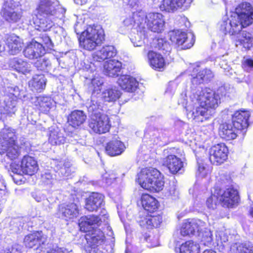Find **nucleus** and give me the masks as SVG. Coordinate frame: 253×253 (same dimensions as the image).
Here are the masks:
<instances>
[{
	"mask_svg": "<svg viewBox=\"0 0 253 253\" xmlns=\"http://www.w3.org/2000/svg\"><path fill=\"white\" fill-rule=\"evenodd\" d=\"M253 16L251 5L248 2L242 3L236 8L230 18H223L220 24V30L225 34H237L243 28L253 23Z\"/></svg>",
	"mask_w": 253,
	"mask_h": 253,
	"instance_id": "obj_1",
	"label": "nucleus"
},
{
	"mask_svg": "<svg viewBox=\"0 0 253 253\" xmlns=\"http://www.w3.org/2000/svg\"><path fill=\"white\" fill-rule=\"evenodd\" d=\"M137 181L143 188L155 192L161 191L165 183L162 173L152 167L142 169L138 174Z\"/></svg>",
	"mask_w": 253,
	"mask_h": 253,
	"instance_id": "obj_2",
	"label": "nucleus"
},
{
	"mask_svg": "<svg viewBox=\"0 0 253 253\" xmlns=\"http://www.w3.org/2000/svg\"><path fill=\"white\" fill-rule=\"evenodd\" d=\"M16 136L13 130L4 127L0 131V154H5L10 160L17 158L20 154V148L16 143Z\"/></svg>",
	"mask_w": 253,
	"mask_h": 253,
	"instance_id": "obj_3",
	"label": "nucleus"
},
{
	"mask_svg": "<svg viewBox=\"0 0 253 253\" xmlns=\"http://www.w3.org/2000/svg\"><path fill=\"white\" fill-rule=\"evenodd\" d=\"M80 40L81 47L87 50L91 51L101 44L104 40V34L103 29L99 26H89L85 32L83 33Z\"/></svg>",
	"mask_w": 253,
	"mask_h": 253,
	"instance_id": "obj_4",
	"label": "nucleus"
},
{
	"mask_svg": "<svg viewBox=\"0 0 253 253\" xmlns=\"http://www.w3.org/2000/svg\"><path fill=\"white\" fill-rule=\"evenodd\" d=\"M192 91L199 104L206 108H214L218 106L219 95L210 88L198 87Z\"/></svg>",
	"mask_w": 253,
	"mask_h": 253,
	"instance_id": "obj_5",
	"label": "nucleus"
},
{
	"mask_svg": "<svg viewBox=\"0 0 253 253\" xmlns=\"http://www.w3.org/2000/svg\"><path fill=\"white\" fill-rule=\"evenodd\" d=\"M36 9L40 15L58 18L64 17L66 12V9L59 5L57 0H39Z\"/></svg>",
	"mask_w": 253,
	"mask_h": 253,
	"instance_id": "obj_6",
	"label": "nucleus"
},
{
	"mask_svg": "<svg viewBox=\"0 0 253 253\" xmlns=\"http://www.w3.org/2000/svg\"><path fill=\"white\" fill-rule=\"evenodd\" d=\"M88 126L94 133H106L109 130L111 127L109 118L106 115L101 113L91 115Z\"/></svg>",
	"mask_w": 253,
	"mask_h": 253,
	"instance_id": "obj_7",
	"label": "nucleus"
},
{
	"mask_svg": "<svg viewBox=\"0 0 253 253\" xmlns=\"http://www.w3.org/2000/svg\"><path fill=\"white\" fill-rule=\"evenodd\" d=\"M215 194L217 195L219 201L223 207L232 208L238 203V191L233 187L227 188H216Z\"/></svg>",
	"mask_w": 253,
	"mask_h": 253,
	"instance_id": "obj_8",
	"label": "nucleus"
},
{
	"mask_svg": "<svg viewBox=\"0 0 253 253\" xmlns=\"http://www.w3.org/2000/svg\"><path fill=\"white\" fill-rule=\"evenodd\" d=\"M191 77V82L193 85H199L211 81L213 77L212 71L208 69L201 70L197 65H192L188 68Z\"/></svg>",
	"mask_w": 253,
	"mask_h": 253,
	"instance_id": "obj_9",
	"label": "nucleus"
},
{
	"mask_svg": "<svg viewBox=\"0 0 253 253\" xmlns=\"http://www.w3.org/2000/svg\"><path fill=\"white\" fill-rule=\"evenodd\" d=\"M144 28L147 29L152 32L160 33L164 30L165 21L163 16L160 13H149L147 15L144 13L143 21Z\"/></svg>",
	"mask_w": 253,
	"mask_h": 253,
	"instance_id": "obj_10",
	"label": "nucleus"
},
{
	"mask_svg": "<svg viewBox=\"0 0 253 253\" xmlns=\"http://www.w3.org/2000/svg\"><path fill=\"white\" fill-rule=\"evenodd\" d=\"M170 40L178 46H181V49H185L191 47L195 42V37L193 34H187L179 30H174L169 33Z\"/></svg>",
	"mask_w": 253,
	"mask_h": 253,
	"instance_id": "obj_11",
	"label": "nucleus"
},
{
	"mask_svg": "<svg viewBox=\"0 0 253 253\" xmlns=\"http://www.w3.org/2000/svg\"><path fill=\"white\" fill-rule=\"evenodd\" d=\"M108 218V215L104 213L102 215H90L81 218L79 225L81 229L84 232L90 231V229H94L95 225H99L102 221L105 222Z\"/></svg>",
	"mask_w": 253,
	"mask_h": 253,
	"instance_id": "obj_12",
	"label": "nucleus"
},
{
	"mask_svg": "<svg viewBox=\"0 0 253 253\" xmlns=\"http://www.w3.org/2000/svg\"><path fill=\"white\" fill-rule=\"evenodd\" d=\"M228 152V148L224 144L215 145L210 149V160L213 165L221 164L226 160Z\"/></svg>",
	"mask_w": 253,
	"mask_h": 253,
	"instance_id": "obj_13",
	"label": "nucleus"
},
{
	"mask_svg": "<svg viewBox=\"0 0 253 253\" xmlns=\"http://www.w3.org/2000/svg\"><path fill=\"white\" fill-rule=\"evenodd\" d=\"M23 53L29 59H38L44 54V46L41 43L33 41L25 47Z\"/></svg>",
	"mask_w": 253,
	"mask_h": 253,
	"instance_id": "obj_14",
	"label": "nucleus"
},
{
	"mask_svg": "<svg viewBox=\"0 0 253 253\" xmlns=\"http://www.w3.org/2000/svg\"><path fill=\"white\" fill-rule=\"evenodd\" d=\"M57 214L66 220L72 219L79 214L78 206L74 203L61 204L58 207Z\"/></svg>",
	"mask_w": 253,
	"mask_h": 253,
	"instance_id": "obj_15",
	"label": "nucleus"
},
{
	"mask_svg": "<svg viewBox=\"0 0 253 253\" xmlns=\"http://www.w3.org/2000/svg\"><path fill=\"white\" fill-rule=\"evenodd\" d=\"M205 223L201 220H191L184 223L180 229V234L183 236L194 235L197 232H201Z\"/></svg>",
	"mask_w": 253,
	"mask_h": 253,
	"instance_id": "obj_16",
	"label": "nucleus"
},
{
	"mask_svg": "<svg viewBox=\"0 0 253 253\" xmlns=\"http://www.w3.org/2000/svg\"><path fill=\"white\" fill-rule=\"evenodd\" d=\"M6 44L7 52L10 55H16L20 53L23 46L22 40L15 34L8 35L6 36Z\"/></svg>",
	"mask_w": 253,
	"mask_h": 253,
	"instance_id": "obj_17",
	"label": "nucleus"
},
{
	"mask_svg": "<svg viewBox=\"0 0 253 253\" xmlns=\"http://www.w3.org/2000/svg\"><path fill=\"white\" fill-rule=\"evenodd\" d=\"M249 117V112L246 111H236L233 115V126L242 130L243 134L246 132L245 129L248 126V121Z\"/></svg>",
	"mask_w": 253,
	"mask_h": 253,
	"instance_id": "obj_18",
	"label": "nucleus"
},
{
	"mask_svg": "<svg viewBox=\"0 0 253 253\" xmlns=\"http://www.w3.org/2000/svg\"><path fill=\"white\" fill-rule=\"evenodd\" d=\"M104 196L98 193H93L85 200V209L89 211H96L104 204Z\"/></svg>",
	"mask_w": 253,
	"mask_h": 253,
	"instance_id": "obj_19",
	"label": "nucleus"
},
{
	"mask_svg": "<svg viewBox=\"0 0 253 253\" xmlns=\"http://www.w3.org/2000/svg\"><path fill=\"white\" fill-rule=\"evenodd\" d=\"M163 164L172 174H175L180 171L183 165L181 159L174 155H169L164 158Z\"/></svg>",
	"mask_w": 253,
	"mask_h": 253,
	"instance_id": "obj_20",
	"label": "nucleus"
},
{
	"mask_svg": "<svg viewBox=\"0 0 253 253\" xmlns=\"http://www.w3.org/2000/svg\"><path fill=\"white\" fill-rule=\"evenodd\" d=\"M239 131H242L240 129L233 126V124H223L219 128V134L221 137L227 140L235 139Z\"/></svg>",
	"mask_w": 253,
	"mask_h": 253,
	"instance_id": "obj_21",
	"label": "nucleus"
},
{
	"mask_svg": "<svg viewBox=\"0 0 253 253\" xmlns=\"http://www.w3.org/2000/svg\"><path fill=\"white\" fill-rule=\"evenodd\" d=\"M21 162L23 173L32 175L39 169L37 162L33 157L25 155L22 158Z\"/></svg>",
	"mask_w": 253,
	"mask_h": 253,
	"instance_id": "obj_22",
	"label": "nucleus"
},
{
	"mask_svg": "<svg viewBox=\"0 0 253 253\" xmlns=\"http://www.w3.org/2000/svg\"><path fill=\"white\" fill-rule=\"evenodd\" d=\"M144 12L142 11L134 12L131 15L126 17L123 21L124 25L127 27L131 28L136 24L140 29L144 28Z\"/></svg>",
	"mask_w": 253,
	"mask_h": 253,
	"instance_id": "obj_23",
	"label": "nucleus"
},
{
	"mask_svg": "<svg viewBox=\"0 0 253 253\" xmlns=\"http://www.w3.org/2000/svg\"><path fill=\"white\" fill-rule=\"evenodd\" d=\"M2 13L3 17L10 22H16L21 17L20 13L14 10L12 1H6L4 3Z\"/></svg>",
	"mask_w": 253,
	"mask_h": 253,
	"instance_id": "obj_24",
	"label": "nucleus"
},
{
	"mask_svg": "<svg viewBox=\"0 0 253 253\" xmlns=\"http://www.w3.org/2000/svg\"><path fill=\"white\" fill-rule=\"evenodd\" d=\"M116 54V50L112 45L103 46L100 50L92 54L94 61L101 62L107 58H112Z\"/></svg>",
	"mask_w": 253,
	"mask_h": 253,
	"instance_id": "obj_25",
	"label": "nucleus"
},
{
	"mask_svg": "<svg viewBox=\"0 0 253 253\" xmlns=\"http://www.w3.org/2000/svg\"><path fill=\"white\" fill-rule=\"evenodd\" d=\"M118 83L121 88L127 92H133L138 85L136 79L129 75L121 76Z\"/></svg>",
	"mask_w": 253,
	"mask_h": 253,
	"instance_id": "obj_26",
	"label": "nucleus"
},
{
	"mask_svg": "<svg viewBox=\"0 0 253 253\" xmlns=\"http://www.w3.org/2000/svg\"><path fill=\"white\" fill-rule=\"evenodd\" d=\"M9 66L17 71L23 74L30 73L32 71V65L30 63L22 59L14 58L10 60Z\"/></svg>",
	"mask_w": 253,
	"mask_h": 253,
	"instance_id": "obj_27",
	"label": "nucleus"
},
{
	"mask_svg": "<svg viewBox=\"0 0 253 253\" xmlns=\"http://www.w3.org/2000/svg\"><path fill=\"white\" fill-rule=\"evenodd\" d=\"M147 56L150 65L153 69L161 71L164 68L166 62L160 53L150 51L148 53Z\"/></svg>",
	"mask_w": 253,
	"mask_h": 253,
	"instance_id": "obj_28",
	"label": "nucleus"
},
{
	"mask_svg": "<svg viewBox=\"0 0 253 253\" xmlns=\"http://www.w3.org/2000/svg\"><path fill=\"white\" fill-rule=\"evenodd\" d=\"M125 148L124 144L120 140L113 139L107 143L105 151L108 155L115 156L121 154Z\"/></svg>",
	"mask_w": 253,
	"mask_h": 253,
	"instance_id": "obj_29",
	"label": "nucleus"
},
{
	"mask_svg": "<svg viewBox=\"0 0 253 253\" xmlns=\"http://www.w3.org/2000/svg\"><path fill=\"white\" fill-rule=\"evenodd\" d=\"M86 116L84 113L80 110L72 111L68 118L69 125L74 127H77L82 125L86 120Z\"/></svg>",
	"mask_w": 253,
	"mask_h": 253,
	"instance_id": "obj_30",
	"label": "nucleus"
},
{
	"mask_svg": "<svg viewBox=\"0 0 253 253\" xmlns=\"http://www.w3.org/2000/svg\"><path fill=\"white\" fill-rule=\"evenodd\" d=\"M122 67L121 62L116 60H110L104 65V72L109 77H114L118 75Z\"/></svg>",
	"mask_w": 253,
	"mask_h": 253,
	"instance_id": "obj_31",
	"label": "nucleus"
},
{
	"mask_svg": "<svg viewBox=\"0 0 253 253\" xmlns=\"http://www.w3.org/2000/svg\"><path fill=\"white\" fill-rule=\"evenodd\" d=\"M104 235L102 231L99 230L95 229L90 233L89 232L88 234L85 236L86 240L87 243L90 247H98L99 245H100L103 241Z\"/></svg>",
	"mask_w": 253,
	"mask_h": 253,
	"instance_id": "obj_32",
	"label": "nucleus"
},
{
	"mask_svg": "<svg viewBox=\"0 0 253 253\" xmlns=\"http://www.w3.org/2000/svg\"><path fill=\"white\" fill-rule=\"evenodd\" d=\"M24 242L27 248L36 247V249L38 248L41 244L43 243L42 233L36 232L25 236Z\"/></svg>",
	"mask_w": 253,
	"mask_h": 253,
	"instance_id": "obj_33",
	"label": "nucleus"
},
{
	"mask_svg": "<svg viewBox=\"0 0 253 253\" xmlns=\"http://www.w3.org/2000/svg\"><path fill=\"white\" fill-rule=\"evenodd\" d=\"M162 221V217L158 216H146L138 220L139 224L143 227L152 228L157 227Z\"/></svg>",
	"mask_w": 253,
	"mask_h": 253,
	"instance_id": "obj_34",
	"label": "nucleus"
},
{
	"mask_svg": "<svg viewBox=\"0 0 253 253\" xmlns=\"http://www.w3.org/2000/svg\"><path fill=\"white\" fill-rule=\"evenodd\" d=\"M141 204L144 210L149 212H154L158 207L156 199L148 194L142 196Z\"/></svg>",
	"mask_w": 253,
	"mask_h": 253,
	"instance_id": "obj_35",
	"label": "nucleus"
},
{
	"mask_svg": "<svg viewBox=\"0 0 253 253\" xmlns=\"http://www.w3.org/2000/svg\"><path fill=\"white\" fill-rule=\"evenodd\" d=\"M46 79L43 75H36L29 82V85L33 90L41 92L45 87Z\"/></svg>",
	"mask_w": 253,
	"mask_h": 253,
	"instance_id": "obj_36",
	"label": "nucleus"
},
{
	"mask_svg": "<svg viewBox=\"0 0 253 253\" xmlns=\"http://www.w3.org/2000/svg\"><path fill=\"white\" fill-rule=\"evenodd\" d=\"M185 1L186 0H163L160 7L162 10L173 11L183 6Z\"/></svg>",
	"mask_w": 253,
	"mask_h": 253,
	"instance_id": "obj_37",
	"label": "nucleus"
},
{
	"mask_svg": "<svg viewBox=\"0 0 253 253\" xmlns=\"http://www.w3.org/2000/svg\"><path fill=\"white\" fill-rule=\"evenodd\" d=\"M100 98L92 95L90 101L86 103V107L88 112L93 115L95 113H101L100 110H102V104L99 102Z\"/></svg>",
	"mask_w": 253,
	"mask_h": 253,
	"instance_id": "obj_38",
	"label": "nucleus"
},
{
	"mask_svg": "<svg viewBox=\"0 0 253 253\" xmlns=\"http://www.w3.org/2000/svg\"><path fill=\"white\" fill-rule=\"evenodd\" d=\"M48 141L53 145H60L65 142V138L58 128H52L49 131Z\"/></svg>",
	"mask_w": 253,
	"mask_h": 253,
	"instance_id": "obj_39",
	"label": "nucleus"
},
{
	"mask_svg": "<svg viewBox=\"0 0 253 253\" xmlns=\"http://www.w3.org/2000/svg\"><path fill=\"white\" fill-rule=\"evenodd\" d=\"M16 100L9 97H6L3 100L2 106L4 109V113L12 116L16 111Z\"/></svg>",
	"mask_w": 253,
	"mask_h": 253,
	"instance_id": "obj_40",
	"label": "nucleus"
},
{
	"mask_svg": "<svg viewBox=\"0 0 253 253\" xmlns=\"http://www.w3.org/2000/svg\"><path fill=\"white\" fill-rule=\"evenodd\" d=\"M121 96L120 91L116 88H108L104 90L101 98L106 102L116 101Z\"/></svg>",
	"mask_w": 253,
	"mask_h": 253,
	"instance_id": "obj_41",
	"label": "nucleus"
},
{
	"mask_svg": "<svg viewBox=\"0 0 253 253\" xmlns=\"http://www.w3.org/2000/svg\"><path fill=\"white\" fill-rule=\"evenodd\" d=\"M34 24L36 30L43 32L49 30L53 25L51 19H49L46 17L37 19Z\"/></svg>",
	"mask_w": 253,
	"mask_h": 253,
	"instance_id": "obj_42",
	"label": "nucleus"
},
{
	"mask_svg": "<svg viewBox=\"0 0 253 253\" xmlns=\"http://www.w3.org/2000/svg\"><path fill=\"white\" fill-rule=\"evenodd\" d=\"M199 245L193 241H188L182 244L180 248V253H198Z\"/></svg>",
	"mask_w": 253,
	"mask_h": 253,
	"instance_id": "obj_43",
	"label": "nucleus"
},
{
	"mask_svg": "<svg viewBox=\"0 0 253 253\" xmlns=\"http://www.w3.org/2000/svg\"><path fill=\"white\" fill-rule=\"evenodd\" d=\"M192 117L197 122H203L209 118L208 109L200 105V106L197 107L195 111L193 112Z\"/></svg>",
	"mask_w": 253,
	"mask_h": 253,
	"instance_id": "obj_44",
	"label": "nucleus"
},
{
	"mask_svg": "<svg viewBox=\"0 0 253 253\" xmlns=\"http://www.w3.org/2000/svg\"><path fill=\"white\" fill-rule=\"evenodd\" d=\"M231 253H251L252 248L246 244L235 243L230 247Z\"/></svg>",
	"mask_w": 253,
	"mask_h": 253,
	"instance_id": "obj_45",
	"label": "nucleus"
},
{
	"mask_svg": "<svg viewBox=\"0 0 253 253\" xmlns=\"http://www.w3.org/2000/svg\"><path fill=\"white\" fill-rule=\"evenodd\" d=\"M40 109L43 112H47L51 108L53 100L49 97H39L38 98Z\"/></svg>",
	"mask_w": 253,
	"mask_h": 253,
	"instance_id": "obj_46",
	"label": "nucleus"
},
{
	"mask_svg": "<svg viewBox=\"0 0 253 253\" xmlns=\"http://www.w3.org/2000/svg\"><path fill=\"white\" fill-rule=\"evenodd\" d=\"M155 47L162 51L164 54H169L171 49V47L169 42L165 39L161 38L156 40Z\"/></svg>",
	"mask_w": 253,
	"mask_h": 253,
	"instance_id": "obj_47",
	"label": "nucleus"
},
{
	"mask_svg": "<svg viewBox=\"0 0 253 253\" xmlns=\"http://www.w3.org/2000/svg\"><path fill=\"white\" fill-rule=\"evenodd\" d=\"M232 181L228 175L222 174L218 179V183L216 184V188H227L229 187H233Z\"/></svg>",
	"mask_w": 253,
	"mask_h": 253,
	"instance_id": "obj_48",
	"label": "nucleus"
},
{
	"mask_svg": "<svg viewBox=\"0 0 253 253\" xmlns=\"http://www.w3.org/2000/svg\"><path fill=\"white\" fill-rule=\"evenodd\" d=\"M246 39L238 38V42L236 43V45L239 44L242 45L243 47L247 49H249L252 46V39L250 33H245L244 35Z\"/></svg>",
	"mask_w": 253,
	"mask_h": 253,
	"instance_id": "obj_49",
	"label": "nucleus"
},
{
	"mask_svg": "<svg viewBox=\"0 0 253 253\" xmlns=\"http://www.w3.org/2000/svg\"><path fill=\"white\" fill-rule=\"evenodd\" d=\"M39 59L37 60L34 63V66L40 70L43 71L48 69V67L50 66V61L45 58L39 57Z\"/></svg>",
	"mask_w": 253,
	"mask_h": 253,
	"instance_id": "obj_50",
	"label": "nucleus"
},
{
	"mask_svg": "<svg viewBox=\"0 0 253 253\" xmlns=\"http://www.w3.org/2000/svg\"><path fill=\"white\" fill-rule=\"evenodd\" d=\"M201 234L200 233L199 235ZM202 239L201 242L205 246H209L212 241V234L211 231L206 229L204 232H201Z\"/></svg>",
	"mask_w": 253,
	"mask_h": 253,
	"instance_id": "obj_51",
	"label": "nucleus"
},
{
	"mask_svg": "<svg viewBox=\"0 0 253 253\" xmlns=\"http://www.w3.org/2000/svg\"><path fill=\"white\" fill-rule=\"evenodd\" d=\"M219 199L217 197V195L215 194V190H214V193L212 194L209 198L207 200V206L210 209H214L216 208L217 204L218 203Z\"/></svg>",
	"mask_w": 253,
	"mask_h": 253,
	"instance_id": "obj_52",
	"label": "nucleus"
},
{
	"mask_svg": "<svg viewBox=\"0 0 253 253\" xmlns=\"http://www.w3.org/2000/svg\"><path fill=\"white\" fill-rule=\"evenodd\" d=\"M23 223L20 218L14 219L10 222V230L13 232H18L22 228Z\"/></svg>",
	"mask_w": 253,
	"mask_h": 253,
	"instance_id": "obj_53",
	"label": "nucleus"
},
{
	"mask_svg": "<svg viewBox=\"0 0 253 253\" xmlns=\"http://www.w3.org/2000/svg\"><path fill=\"white\" fill-rule=\"evenodd\" d=\"M39 42L41 43L44 48L46 47L49 49H52L53 47V43H52L50 38L46 34H44L41 35L40 37Z\"/></svg>",
	"mask_w": 253,
	"mask_h": 253,
	"instance_id": "obj_54",
	"label": "nucleus"
},
{
	"mask_svg": "<svg viewBox=\"0 0 253 253\" xmlns=\"http://www.w3.org/2000/svg\"><path fill=\"white\" fill-rule=\"evenodd\" d=\"M55 175L49 170H46L42 174V181L46 184H52Z\"/></svg>",
	"mask_w": 253,
	"mask_h": 253,
	"instance_id": "obj_55",
	"label": "nucleus"
},
{
	"mask_svg": "<svg viewBox=\"0 0 253 253\" xmlns=\"http://www.w3.org/2000/svg\"><path fill=\"white\" fill-rule=\"evenodd\" d=\"M103 82L102 79L99 77H96L91 80V86L93 91H97L100 90V87L102 85Z\"/></svg>",
	"mask_w": 253,
	"mask_h": 253,
	"instance_id": "obj_56",
	"label": "nucleus"
},
{
	"mask_svg": "<svg viewBox=\"0 0 253 253\" xmlns=\"http://www.w3.org/2000/svg\"><path fill=\"white\" fill-rule=\"evenodd\" d=\"M222 235L220 237V245L218 244V246H219L220 248L221 247V251L224 252L226 250H228L229 247L227 243L228 241L227 236L224 233L222 234Z\"/></svg>",
	"mask_w": 253,
	"mask_h": 253,
	"instance_id": "obj_57",
	"label": "nucleus"
},
{
	"mask_svg": "<svg viewBox=\"0 0 253 253\" xmlns=\"http://www.w3.org/2000/svg\"><path fill=\"white\" fill-rule=\"evenodd\" d=\"M242 67L247 72H253V60L251 59H245L242 62Z\"/></svg>",
	"mask_w": 253,
	"mask_h": 253,
	"instance_id": "obj_58",
	"label": "nucleus"
},
{
	"mask_svg": "<svg viewBox=\"0 0 253 253\" xmlns=\"http://www.w3.org/2000/svg\"><path fill=\"white\" fill-rule=\"evenodd\" d=\"M145 239L147 242L151 243V247H155L159 245L158 236L149 235L145 237Z\"/></svg>",
	"mask_w": 253,
	"mask_h": 253,
	"instance_id": "obj_59",
	"label": "nucleus"
},
{
	"mask_svg": "<svg viewBox=\"0 0 253 253\" xmlns=\"http://www.w3.org/2000/svg\"><path fill=\"white\" fill-rule=\"evenodd\" d=\"M179 192L174 185L170 187L169 190V196L170 197L171 199L176 200L179 198Z\"/></svg>",
	"mask_w": 253,
	"mask_h": 253,
	"instance_id": "obj_60",
	"label": "nucleus"
},
{
	"mask_svg": "<svg viewBox=\"0 0 253 253\" xmlns=\"http://www.w3.org/2000/svg\"><path fill=\"white\" fill-rule=\"evenodd\" d=\"M10 169L13 173L21 174L22 172L23 173L22 169V162H21L20 166L15 163H12L10 166Z\"/></svg>",
	"mask_w": 253,
	"mask_h": 253,
	"instance_id": "obj_61",
	"label": "nucleus"
},
{
	"mask_svg": "<svg viewBox=\"0 0 253 253\" xmlns=\"http://www.w3.org/2000/svg\"><path fill=\"white\" fill-rule=\"evenodd\" d=\"M198 164V174L201 177H205L207 175L208 173V170L206 169L205 165L203 163H199Z\"/></svg>",
	"mask_w": 253,
	"mask_h": 253,
	"instance_id": "obj_62",
	"label": "nucleus"
},
{
	"mask_svg": "<svg viewBox=\"0 0 253 253\" xmlns=\"http://www.w3.org/2000/svg\"><path fill=\"white\" fill-rule=\"evenodd\" d=\"M46 253H68V251L64 248L55 247L50 249Z\"/></svg>",
	"mask_w": 253,
	"mask_h": 253,
	"instance_id": "obj_63",
	"label": "nucleus"
},
{
	"mask_svg": "<svg viewBox=\"0 0 253 253\" xmlns=\"http://www.w3.org/2000/svg\"><path fill=\"white\" fill-rule=\"evenodd\" d=\"M102 248L98 246V247H92L90 250H89V253H104L102 250Z\"/></svg>",
	"mask_w": 253,
	"mask_h": 253,
	"instance_id": "obj_64",
	"label": "nucleus"
}]
</instances>
